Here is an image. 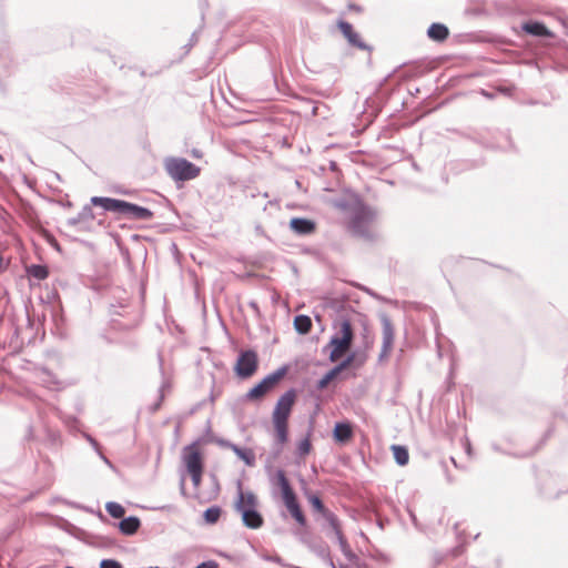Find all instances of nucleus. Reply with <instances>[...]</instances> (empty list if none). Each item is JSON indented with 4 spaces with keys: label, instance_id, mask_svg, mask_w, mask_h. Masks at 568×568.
Instances as JSON below:
<instances>
[{
    "label": "nucleus",
    "instance_id": "7c9ffc66",
    "mask_svg": "<svg viewBox=\"0 0 568 568\" xmlns=\"http://www.w3.org/2000/svg\"><path fill=\"white\" fill-rule=\"evenodd\" d=\"M307 499L315 511L323 514L327 509L318 496L308 495Z\"/></svg>",
    "mask_w": 568,
    "mask_h": 568
},
{
    "label": "nucleus",
    "instance_id": "0eeeda50",
    "mask_svg": "<svg viewBox=\"0 0 568 568\" xmlns=\"http://www.w3.org/2000/svg\"><path fill=\"white\" fill-rule=\"evenodd\" d=\"M382 324V347L378 361L383 362L390 355L395 341V329L388 315L382 314L379 316Z\"/></svg>",
    "mask_w": 568,
    "mask_h": 568
},
{
    "label": "nucleus",
    "instance_id": "412c9836",
    "mask_svg": "<svg viewBox=\"0 0 568 568\" xmlns=\"http://www.w3.org/2000/svg\"><path fill=\"white\" fill-rule=\"evenodd\" d=\"M392 452H393V456H394L395 462L399 466H405V465L408 464L409 454H408V449L405 446L393 445L392 446Z\"/></svg>",
    "mask_w": 568,
    "mask_h": 568
},
{
    "label": "nucleus",
    "instance_id": "5701e85b",
    "mask_svg": "<svg viewBox=\"0 0 568 568\" xmlns=\"http://www.w3.org/2000/svg\"><path fill=\"white\" fill-rule=\"evenodd\" d=\"M294 327L300 334H307L312 328V321L307 315H297L294 318Z\"/></svg>",
    "mask_w": 568,
    "mask_h": 568
},
{
    "label": "nucleus",
    "instance_id": "58836bf2",
    "mask_svg": "<svg viewBox=\"0 0 568 568\" xmlns=\"http://www.w3.org/2000/svg\"><path fill=\"white\" fill-rule=\"evenodd\" d=\"M194 487H197L202 480L203 470L187 471Z\"/></svg>",
    "mask_w": 568,
    "mask_h": 568
},
{
    "label": "nucleus",
    "instance_id": "aec40b11",
    "mask_svg": "<svg viewBox=\"0 0 568 568\" xmlns=\"http://www.w3.org/2000/svg\"><path fill=\"white\" fill-rule=\"evenodd\" d=\"M335 440L345 443L353 436L352 427L348 423H337L333 432Z\"/></svg>",
    "mask_w": 568,
    "mask_h": 568
},
{
    "label": "nucleus",
    "instance_id": "6e6d98bb",
    "mask_svg": "<svg viewBox=\"0 0 568 568\" xmlns=\"http://www.w3.org/2000/svg\"><path fill=\"white\" fill-rule=\"evenodd\" d=\"M202 362H203V359H202L201 357H200V358H197V359H196V366H197V367H201V366H202Z\"/></svg>",
    "mask_w": 568,
    "mask_h": 568
},
{
    "label": "nucleus",
    "instance_id": "49530a36",
    "mask_svg": "<svg viewBox=\"0 0 568 568\" xmlns=\"http://www.w3.org/2000/svg\"><path fill=\"white\" fill-rule=\"evenodd\" d=\"M201 352L206 354V359H207V361H212V359H211V354H212V352H211V348H210V347H201Z\"/></svg>",
    "mask_w": 568,
    "mask_h": 568
},
{
    "label": "nucleus",
    "instance_id": "a18cd8bd",
    "mask_svg": "<svg viewBox=\"0 0 568 568\" xmlns=\"http://www.w3.org/2000/svg\"><path fill=\"white\" fill-rule=\"evenodd\" d=\"M325 562L329 566V568H336L329 554H325Z\"/></svg>",
    "mask_w": 568,
    "mask_h": 568
},
{
    "label": "nucleus",
    "instance_id": "603ef678",
    "mask_svg": "<svg viewBox=\"0 0 568 568\" xmlns=\"http://www.w3.org/2000/svg\"><path fill=\"white\" fill-rule=\"evenodd\" d=\"M220 511L221 509L217 506H215V521L219 519Z\"/></svg>",
    "mask_w": 568,
    "mask_h": 568
},
{
    "label": "nucleus",
    "instance_id": "f3484780",
    "mask_svg": "<svg viewBox=\"0 0 568 568\" xmlns=\"http://www.w3.org/2000/svg\"><path fill=\"white\" fill-rule=\"evenodd\" d=\"M521 29L534 37H550L551 32L548 30V28L542 23L538 21H528L525 22L521 26Z\"/></svg>",
    "mask_w": 568,
    "mask_h": 568
},
{
    "label": "nucleus",
    "instance_id": "e433bc0d",
    "mask_svg": "<svg viewBox=\"0 0 568 568\" xmlns=\"http://www.w3.org/2000/svg\"><path fill=\"white\" fill-rule=\"evenodd\" d=\"M200 31H201V28L199 30H195L192 32L191 34V38L189 40V42L183 47L185 49V54L191 50V48L194 47V44L197 42L199 40V34H200Z\"/></svg>",
    "mask_w": 568,
    "mask_h": 568
},
{
    "label": "nucleus",
    "instance_id": "39448f33",
    "mask_svg": "<svg viewBox=\"0 0 568 568\" xmlns=\"http://www.w3.org/2000/svg\"><path fill=\"white\" fill-rule=\"evenodd\" d=\"M257 367L258 358L256 352L247 349L240 353L234 371L240 378L246 379L255 374Z\"/></svg>",
    "mask_w": 568,
    "mask_h": 568
},
{
    "label": "nucleus",
    "instance_id": "473e14b6",
    "mask_svg": "<svg viewBox=\"0 0 568 568\" xmlns=\"http://www.w3.org/2000/svg\"><path fill=\"white\" fill-rule=\"evenodd\" d=\"M335 537H336V539H337V541H338V544L341 546V550L343 551V554L345 556L348 557L351 555V550H349V547H348V544H347L346 539L343 536L342 530L335 532Z\"/></svg>",
    "mask_w": 568,
    "mask_h": 568
},
{
    "label": "nucleus",
    "instance_id": "4be33fe9",
    "mask_svg": "<svg viewBox=\"0 0 568 568\" xmlns=\"http://www.w3.org/2000/svg\"><path fill=\"white\" fill-rule=\"evenodd\" d=\"M337 334L343 341L352 345L354 334L351 322L348 320L343 318L339 321V331Z\"/></svg>",
    "mask_w": 568,
    "mask_h": 568
},
{
    "label": "nucleus",
    "instance_id": "c9c22d12",
    "mask_svg": "<svg viewBox=\"0 0 568 568\" xmlns=\"http://www.w3.org/2000/svg\"><path fill=\"white\" fill-rule=\"evenodd\" d=\"M354 356L349 355L346 359H344L342 363L333 367L331 371L336 376L338 373H341L343 369H345L353 361Z\"/></svg>",
    "mask_w": 568,
    "mask_h": 568
},
{
    "label": "nucleus",
    "instance_id": "ea45409f",
    "mask_svg": "<svg viewBox=\"0 0 568 568\" xmlns=\"http://www.w3.org/2000/svg\"><path fill=\"white\" fill-rule=\"evenodd\" d=\"M311 450V443L308 438L303 439L298 445V453L300 455H307Z\"/></svg>",
    "mask_w": 568,
    "mask_h": 568
},
{
    "label": "nucleus",
    "instance_id": "423d86ee",
    "mask_svg": "<svg viewBox=\"0 0 568 568\" xmlns=\"http://www.w3.org/2000/svg\"><path fill=\"white\" fill-rule=\"evenodd\" d=\"M200 443L201 439H197L182 450V462L186 473L204 470L203 454L199 448Z\"/></svg>",
    "mask_w": 568,
    "mask_h": 568
},
{
    "label": "nucleus",
    "instance_id": "6e6552de",
    "mask_svg": "<svg viewBox=\"0 0 568 568\" xmlns=\"http://www.w3.org/2000/svg\"><path fill=\"white\" fill-rule=\"evenodd\" d=\"M295 396V390L288 389L278 398L273 412V423H287Z\"/></svg>",
    "mask_w": 568,
    "mask_h": 568
},
{
    "label": "nucleus",
    "instance_id": "0e129e2a",
    "mask_svg": "<svg viewBox=\"0 0 568 568\" xmlns=\"http://www.w3.org/2000/svg\"><path fill=\"white\" fill-rule=\"evenodd\" d=\"M203 314H204V316L206 315V307H205V305H203Z\"/></svg>",
    "mask_w": 568,
    "mask_h": 568
},
{
    "label": "nucleus",
    "instance_id": "dca6fc26",
    "mask_svg": "<svg viewBox=\"0 0 568 568\" xmlns=\"http://www.w3.org/2000/svg\"><path fill=\"white\" fill-rule=\"evenodd\" d=\"M290 226L298 235H308L315 231V223L304 217H293Z\"/></svg>",
    "mask_w": 568,
    "mask_h": 568
},
{
    "label": "nucleus",
    "instance_id": "79ce46f5",
    "mask_svg": "<svg viewBox=\"0 0 568 568\" xmlns=\"http://www.w3.org/2000/svg\"><path fill=\"white\" fill-rule=\"evenodd\" d=\"M84 438L88 440V443L92 446V448L95 452H99V450L102 449L101 445L99 444V442L93 436H91L90 434H84Z\"/></svg>",
    "mask_w": 568,
    "mask_h": 568
},
{
    "label": "nucleus",
    "instance_id": "c756f323",
    "mask_svg": "<svg viewBox=\"0 0 568 568\" xmlns=\"http://www.w3.org/2000/svg\"><path fill=\"white\" fill-rule=\"evenodd\" d=\"M322 516L327 521L328 526L332 528L334 534L337 532V531H341L339 521H338V519H337V517L335 516L334 513H332L331 510L326 509L322 514Z\"/></svg>",
    "mask_w": 568,
    "mask_h": 568
},
{
    "label": "nucleus",
    "instance_id": "72a5a7b5",
    "mask_svg": "<svg viewBox=\"0 0 568 568\" xmlns=\"http://www.w3.org/2000/svg\"><path fill=\"white\" fill-rule=\"evenodd\" d=\"M100 568H123L122 564L116 559H102Z\"/></svg>",
    "mask_w": 568,
    "mask_h": 568
},
{
    "label": "nucleus",
    "instance_id": "3c124183",
    "mask_svg": "<svg viewBox=\"0 0 568 568\" xmlns=\"http://www.w3.org/2000/svg\"><path fill=\"white\" fill-rule=\"evenodd\" d=\"M211 420L207 419V428H206V437L209 438L210 437V434H211Z\"/></svg>",
    "mask_w": 568,
    "mask_h": 568
},
{
    "label": "nucleus",
    "instance_id": "f8f14e48",
    "mask_svg": "<svg viewBox=\"0 0 568 568\" xmlns=\"http://www.w3.org/2000/svg\"><path fill=\"white\" fill-rule=\"evenodd\" d=\"M120 532L124 536H133L141 527V519L138 516L123 517L118 524Z\"/></svg>",
    "mask_w": 568,
    "mask_h": 568
},
{
    "label": "nucleus",
    "instance_id": "5fc2aeb1",
    "mask_svg": "<svg viewBox=\"0 0 568 568\" xmlns=\"http://www.w3.org/2000/svg\"><path fill=\"white\" fill-rule=\"evenodd\" d=\"M180 485H181V491H182V494H184V478L183 477L181 479Z\"/></svg>",
    "mask_w": 568,
    "mask_h": 568
},
{
    "label": "nucleus",
    "instance_id": "f03ea898",
    "mask_svg": "<svg viewBox=\"0 0 568 568\" xmlns=\"http://www.w3.org/2000/svg\"><path fill=\"white\" fill-rule=\"evenodd\" d=\"M164 169L175 182H185L199 176L201 169L184 158L168 156L164 159Z\"/></svg>",
    "mask_w": 568,
    "mask_h": 568
},
{
    "label": "nucleus",
    "instance_id": "bf43d9fd",
    "mask_svg": "<svg viewBox=\"0 0 568 568\" xmlns=\"http://www.w3.org/2000/svg\"><path fill=\"white\" fill-rule=\"evenodd\" d=\"M53 246H54L58 251H60V250H61L60 245L58 244V242H57L55 240H54V244H53Z\"/></svg>",
    "mask_w": 568,
    "mask_h": 568
},
{
    "label": "nucleus",
    "instance_id": "9b49d317",
    "mask_svg": "<svg viewBox=\"0 0 568 568\" xmlns=\"http://www.w3.org/2000/svg\"><path fill=\"white\" fill-rule=\"evenodd\" d=\"M338 28L351 45L362 50L367 49V45L362 41L359 34L354 31L353 26L349 22L339 21Z\"/></svg>",
    "mask_w": 568,
    "mask_h": 568
},
{
    "label": "nucleus",
    "instance_id": "4468645a",
    "mask_svg": "<svg viewBox=\"0 0 568 568\" xmlns=\"http://www.w3.org/2000/svg\"><path fill=\"white\" fill-rule=\"evenodd\" d=\"M352 345L343 341L338 334L332 336L327 347H332L329 359L336 362Z\"/></svg>",
    "mask_w": 568,
    "mask_h": 568
},
{
    "label": "nucleus",
    "instance_id": "37998d69",
    "mask_svg": "<svg viewBox=\"0 0 568 568\" xmlns=\"http://www.w3.org/2000/svg\"><path fill=\"white\" fill-rule=\"evenodd\" d=\"M97 454L99 455V457L106 464L109 465L110 467H112V463L110 462V459L102 453V449L97 452Z\"/></svg>",
    "mask_w": 568,
    "mask_h": 568
},
{
    "label": "nucleus",
    "instance_id": "de8ad7c7",
    "mask_svg": "<svg viewBox=\"0 0 568 568\" xmlns=\"http://www.w3.org/2000/svg\"><path fill=\"white\" fill-rule=\"evenodd\" d=\"M192 156H193V158L199 159V158H201V156H202V153H201V151H200V150H197V149H193V150H192Z\"/></svg>",
    "mask_w": 568,
    "mask_h": 568
},
{
    "label": "nucleus",
    "instance_id": "f704fd0d",
    "mask_svg": "<svg viewBox=\"0 0 568 568\" xmlns=\"http://www.w3.org/2000/svg\"><path fill=\"white\" fill-rule=\"evenodd\" d=\"M354 356L349 355L346 359H344L342 363L333 367L331 371L336 376L338 373H341L343 369H345L353 361Z\"/></svg>",
    "mask_w": 568,
    "mask_h": 568
},
{
    "label": "nucleus",
    "instance_id": "7ed1b4c3",
    "mask_svg": "<svg viewBox=\"0 0 568 568\" xmlns=\"http://www.w3.org/2000/svg\"><path fill=\"white\" fill-rule=\"evenodd\" d=\"M116 214L118 219H128L132 221H150L154 216V213L150 209L121 199L119 201Z\"/></svg>",
    "mask_w": 568,
    "mask_h": 568
},
{
    "label": "nucleus",
    "instance_id": "bb28decb",
    "mask_svg": "<svg viewBox=\"0 0 568 568\" xmlns=\"http://www.w3.org/2000/svg\"><path fill=\"white\" fill-rule=\"evenodd\" d=\"M232 449L242 460L245 462L246 465H248V466L254 465L255 456L251 450L240 448L236 445H232Z\"/></svg>",
    "mask_w": 568,
    "mask_h": 568
},
{
    "label": "nucleus",
    "instance_id": "b1692460",
    "mask_svg": "<svg viewBox=\"0 0 568 568\" xmlns=\"http://www.w3.org/2000/svg\"><path fill=\"white\" fill-rule=\"evenodd\" d=\"M28 274L36 280L43 281L49 276V268L42 264H31Z\"/></svg>",
    "mask_w": 568,
    "mask_h": 568
},
{
    "label": "nucleus",
    "instance_id": "6ab92c4d",
    "mask_svg": "<svg viewBox=\"0 0 568 568\" xmlns=\"http://www.w3.org/2000/svg\"><path fill=\"white\" fill-rule=\"evenodd\" d=\"M448 28L443 23H432L427 30V36L434 40L442 42L448 38Z\"/></svg>",
    "mask_w": 568,
    "mask_h": 568
},
{
    "label": "nucleus",
    "instance_id": "052dcab7",
    "mask_svg": "<svg viewBox=\"0 0 568 568\" xmlns=\"http://www.w3.org/2000/svg\"><path fill=\"white\" fill-rule=\"evenodd\" d=\"M69 505H71L74 508H80V506L78 504H75V503H69Z\"/></svg>",
    "mask_w": 568,
    "mask_h": 568
},
{
    "label": "nucleus",
    "instance_id": "f257e3e1",
    "mask_svg": "<svg viewBox=\"0 0 568 568\" xmlns=\"http://www.w3.org/2000/svg\"><path fill=\"white\" fill-rule=\"evenodd\" d=\"M236 509L242 516L243 524L251 529H257L263 525V517L257 511V499L251 491L240 490Z\"/></svg>",
    "mask_w": 568,
    "mask_h": 568
},
{
    "label": "nucleus",
    "instance_id": "20e7f679",
    "mask_svg": "<svg viewBox=\"0 0 568 568\" xmlns=\"http://www.w3.org/2000/svg\"><path fill=\"white\" fill-rule=\"evenodd\" d=\"M287 367H278L273 373L265 376L258 384L248 390L246 394L247 399H257L263 397L273 386L278 383L286 374Z\"/></svg>",
    "mask_w": 568,
    "mask_h": 568
},
{
    "label": "nucleus",
    "instance_id": "c03bdc74",
    "mask_svg": "<svg viewBox=\"0 0 568 568\" xmlns=\"http://www.w3.org/2000/svg\"><path fill=\"white\" fill-rule=\"evenodd\" d=\"M115 192H116L118 194H122V195H131V194H132V191H131V190H129V189H123V187H118V189L115 190Z\"/></svg>",
    "mask_w": 568,
    "mask_h": 568
},
{
    "label": "nucleus",
    "instance_id": "680f3d73",
    "mask_svg": "<svg viewBox=\"0 0 568 568\" xmlns=\"http://www.w3.org/2000/svg\"><path fill=\"white\" fill-rule=\"evenodd\" d=\"M99 517H100L102 520H106V517H105L102 513H99Z\"/></svg>",
    "mask_w": 568,
    "mask_h": 568
},
{
    "label": "nucleus",
    "instance_id": "c85d7f7f",
    "mask_svg": "<svg viewBox=\"0 0 568 568\" xmlns=\"http://www.w3.org/2000/svg\"><path fill=\"white\" fill-rule=\"evenodd\" d=\"M171 384L169 381L164 379L159 388V398L158 400L150 407L151 412L154 413L160 409L163 400H164V392L165 389H170Z\"/></svg>",
    "mask_w": 568,
    "mask_h": 568
},
{
    "label": "nucleus",
    "instance_id": "a211bd4d",
    "mask_svg": "<svg viewBox=\"0 0 568 568\" xmlns=\"http://www.w3.org/2000/svg\"><path fill=\"white\" fill-rule=\"evenodd\" d=\"M95 219L94 212L90 204H85L74 217L68 219V225L75 226L83 222H92Z\"/></svg>",
    "mask_w": 568,
    "mask_h": 568
},
{
    "label": "nucleus",
    "instance_id": "e2e57ef3",
    "mask_svg": "<svg viewBox=\"0 0 568 568\" xmlns=\"http://www.w3.org/2000/svg\"><path fill=\"white\" fill-rule=\"evenodd\" d=\"M70 420H71L72 423H77V422H78V419H77L75 417H70Z\"/></svg>",
    "mask_w": 568,
    "mask_h": 568
},
{
    "label": "nucleus",
    "instance_id": "2eb2a0df",
    "mask_svg": "<svg viewBox=\"0 0 568 568\" xmlns=\"http://www.w3.org/2000/svg\"><path fill=\"white\" fill-rule=\"evenodd\" d=\"M120 199L109 197V196H92L90 199V205L100 207L104 212H110L116 214L118 205Z\"/></svg>",
    "mask_w": 568,
    "mask_h": 568
},
{
    "label": "nucleus",
    "instance_id": "13d9d810",
    "mask_svg": "<svg viewBox=\"0 0 568 568\" xmlns=\"http://www.w3.org/2000/svg\"><path fill=\"white\" fill-rule=\"evenodd\" d=\"M200 9H201V16H202V19H203L204 18V8H203L202 3L200 4Z\"/></svg>",
    "mask_w": 568,
    "mask_h": 568
},
{
    "label": "nucleus",
    "instance_id": "9d476101",
    "mask_svg": "<svg viewBox=\"0 0 568 568\" xmlns=\"http://www.w3.org/2000/svg\"><path fill=\"white\" fill-rule=\"evenodd\" d=\"M14 67L9 42L7 39H0V79L9 75Z\"/></svg>",
    "mask_w": 568,
    "mask_h": 568
},
{
    "label": "nucleus",
    "instance_id": "393cba45",
    "mask_svg": "<svg viewBox=\"0 0 568 568\" xmlns=\"http://www.w3.org/2000/svg\"><path fill=\"white\" fill-rule=\"evenodd\" d=\"M105 510L114 519L123 518L125 514V508L116 501H108Z\"/></svg>",
    "mask_w": 568,
    "mask_h": 568
},
{
    "label": "nucleus",
    "instance_id": "4c0bfd02",
    "mask_svg": "<svg viewBox=\"0 0 568 568\" xmlns=\"http://www.w3.org/2000/svg\"><path fill=\"white\" fill-rule=\"evenodd\" d=\"M335 377L334 373L332 371L327 372L317 383V387L320 389L326 387L328 383Z\"/></svg>",
    "mask_w": 568,
    "mask_h": 568
},
{
    "label": "nucleus",
    "instance_id": "a19ab883",
    "mask_svg": "<svg viewBox=\"0 0 568 568\" xmlns=\"http://www.w3.org/2000/svg\"><path fill=\"white\" fill-rule=\"evenodd\" d=\"M203 519L207 525H213V505L204 510Z\"/></svg>",
    "mask_w": 568,
    "mask_h": 568
},
{
    "label": "nucleus",
    "instance_id": "09e8293b",
    "mask_svg": "<svg viewBox=\"0 0 568 568\" xmlns=\"http://www.w3.org/2000/svg\"><path fill=\"white\" fill-rule=\"evenodd\" d=\"M325 554H329L327 548H322L320 551L321 557L325 560Z\"/></svg>",
    "mask_w": 568,
    "mask_h": 568
},
{
    "label": "nucleus",
    "instance_id": "864d4df0",
    "mask_svg": "<svg viewBox=\"0 0 568 568\" xmlns=\"http://www.w3.org/2000/svg\"><path fill=\"white\" fill-rule=\"evenodd\" d=\"M210 97L211 101L213 102V83L210 85Z\"/></svg>",
    "mask_w": 568,
    "mask_h": 568
},
{
    "label": "nucleus",
    "instance_id": "4d7b16f0",
    "mask_svg": "<svg viewBox=\"0 0 568 568\" xmlns=\"http://www.w3.org/2000/svg\"><path fill=\"white\" fill-rule=\"evenodd\" d=\"M267 560L280 561L278 557H266Z\"/></svg>",
    "mask_w": 568,
    "mask_h": 568
},
{
    "label": "nucleus",
    "instance_id": "2f4dec72",
    "mask_svg": "<svg viewBox=\"0 0 568 568\" xmlns=\"http://www.w3.org/2000/svg\"><path fill=\"white\" fill-rule=\"evenodd\" d=\"M93 538H94V541L92 542V545L98 546V547L108 548V547H112L115 545V541L109 537L93 536Z\"/></svg>",
    "mask_w": 568,
    "mask_h": 568
},
{
    "label": "nucleus",
    "instance_id": "1a4fd4ad",
    "mask_svg": "<svg viewBox=\"0 0 568 568\" xmlns=\"http://www.w3.org/2000/svg\"><path fill=\"white\" fill-rule=\"evenodd\" d=\"M372 221V212L367 207L357 209L351 219L352 231L363 237L368 236V224Z\"/></svg>",
    "mask_w": 568,
    "mask_h": 568
},
{
    "label": "nucleus",
    "instance_id": "a878e982",
    "mask_svg": "<svg viewBox=\"0 0 568 568\" xmlns=\"http://www.w3.org/2000/svg\"><path fill=\"white\" fill-rule=\"evenodd\" d=\"M287 510L290 511V514L292 515V517L301 525V526H305L306 525V518L300 507V504L297 501L286 506Z\"/></svg>",
    "mask_w": 568,
    "mask_h": 568
},
{
    "label": "nucleus",
    "instance_id": "ddd939ff",
    "mask_svg": "<svg viewBox=\"0 0 568 568\" xmlns=\"http://www.w3.org/2000/svg\"><path fill=\"white\" fill-rule=\"evenodd\" d=\"M277 479H278V485H280V488L282 491V498H283L285 507L297 501L296 495H295L294 490L292 489L290 481L287 480L283 470L277 471Z\"/></svg>",
    "mask_w": 568,
    "mask_h": 568
},
{
    "label": "nucleus",
    "instance_id": "8fccbe9b",
    "mask_svg": "<svg viewBox=\"0 0 568 568\" xmlns=\"http://www.w3.org/2000/svg\"><path fill=\"white\" fill-rule=\"evenodd\" d=\"M207 399L213 403V385L211 386L207 395Z\"/></svg>",
    "mask_w": 568,
    "mask_h": 568
},
{
    "label": "nucleus",
    "instance_id": "cd10ccee",
    "mask_svg": "<svg viewBox=\"0 0 568 568\" xmlns=\"http://www.w3.org/2000/svg\"><path fill=\"white\" fill-rule=\"evenodd\" d=\"M275 428L276 440L283 445L287 440V423H273Z\"/></svg>",
    "mask_w": 568,
    "mask_h": 568
},
{
    "label": "nucleus",
    "instance_id": "69168bd1",
    "mask_svg": "<svg viewBox=\"0 0 568 568\" xmlns=\"http://www.w3.org/2000/svg\"><path fill=\"white\" fill-rule=\"evenodd\" d=\"M204 7L209 8V2L207 1L204 2Z\"/></svg>",
    "mask_w": 568,
    "mask_h": 568
}]
</instances>
